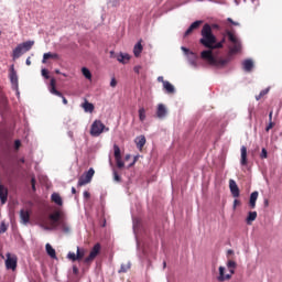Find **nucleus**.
Masks as SVG:
<instances>
[{"label":"nucleus","instance_id":"nucleus-1","mask_svg":"<svg viewBox=\"0 0 282 282\" xmlns=\"http://www.w3.org/2000/svg\"><path fill=\"white\" fill-rule=\"evenodd\" d=\"M200 35V45L207 47V50L200 53V58H203V61H206L213 67H217L218 69L226 67L228 63L232 61V57L228 56L225 59H217V57H215V55L213 54V50H220L221 42L217 43V36L213 34V28H210V24L206 23L203 25Z\"/></svg>","mask_w":282,"mask_h":282},{"label":"nucleus","instance_id":"nucleus-2","mask_svg":"<svg viewBox=\"0 0 282 282\" xmlns=\"http://www.w3.org/2000/svg\"><path fill=\"white\" fill-rule=\"evenodd\" d=\"M33 46H34V41L33 40H29L26 42L18 44L14 47L13 53H12L13 61H17L18 58H21V56H23V54L30 52V50H32Z\"/></svg>","mask_w":282,"mask_h":282},{"label":"nucleus","instance_id":"nucleus-3","mask_svg":"<svg viewBox=\"0 0 282 282\" xmlns=\"http://www.w3.org/2000/svg\"><path fill=\"white\" fill-rule=\"evenodd\" d=\"M226 36L231 43V47L229 48V54H238V52H241V40L237 37L232 32L226 31Z\"/></svg>","mask_w":282,"mask_h":282},{"label":"nucleus","instance_id":"nucleus-4","mask_svg":"<svg viewBox=\"0 0 282 282\" xmlns=\"http://www.w3.org/2000/svg\"><path fill=\"white\" fill-rule=\"evenodd\" d=\"M9 79H10L13 91H15L19 98L21 96V91H19V75H17V70L14 69V64L10 66Z\"/></svg>","mask_w":282,"mask_h":282},{"label":"nucleus","instance_id":"nucleus-5","mask_svg":"<svg viewBox=\"0 0 282 282\" xmlns=\"http://www.w3.org/2000/svg\"><path fill=\"white\" fill-rule=\"evenodd\" d=\"M181 50L186 55L188 65H191V67H193V69H197L199 67V64H197V58H198L197 54H195L193 51H189L185 46H182Z\"/></svg>","mask_w":282,"mask_h":282},{"label":"nucleus","instance_id":"nucleus-6","mask_svg":"<svg viewBox=\"0 0 282 282\" xmlns=\"http://www.w3.org/2000/svg\"><path fill=\"white\" fill-rule=\"evenodd\" d=\"M102 131H109V128H107L102 121L95 120L90 128V134L94 135V138H98Z\"/></svg>","mask_w":282,"mask_h":282},{"label":"nucleus","instance_id":"nucleus-7","mask_svg":"<svg viewBox=\"0 0 282 282\" xmlns=\"http://www.w3.org/2000/svg\"><path fill=\"white\" fill-rule=\"evenodd\" d=\"M48 91L53 96H57L58 98H62L63 105H67V98L61 93L58 89H56V79L52 78L50 86H48Z\"/></svg>","mask_w":282,"mask_h":282},{"label":"nucleus","instance_id":"nucleus-8","mask_svg":"<svg viewBox=\"0 0 282 282\" xmlns=\"http://www.w3.org/2000/svg\"><path fill=\"white\" fill-rule=\"evenodd\" d=\"M96 173V171L94 170V167H90L86 174L82 175L78 178V183L77 186H85L86 184H89V182H91V178L94 177V174Z\"/></svg>","mask_w":282,"mask_h":282},{"label":"nucleus","instance_id":"nucleus-9","mask_svg":"<svg viewBox=\"0 0 282 282\" xmlns=\"http://www.w3.org/2000/svg\"><path fill=\"white\" fill-rule=\"evenodd\" d=\"M17 263L18 259L17 256H12L11 253H7V259H6V268L7 270H17Z\"/></svg>","mask_w":282,"mask_h":282},{"label":"nucleus","instance_id":"nucleus-10","mask_svg":"<svg viewBox=\"0 0 282 282\" xmlns=\"http://www.w3.org/2000/svg\"><path fill=\"white\" fill-rule=\"evenodd\" d=\"M229 191L232 195V197H239L240 191L239 185H237V182L235 180H229Z\"/></svg>","mask_w":282,"mask_h":282},{"label":"nucleus","instance_id":"nucleus-11","mask_svg":"<svg viewBox=\"0 0 282 282\" xmlns=\"http://www.w3.org/2000/svg\"><path fill=\"white\" fill-rule=\"evenodd\" d=\"M242 69L247 74H250V72H252V69H254V62L252 61V58H247V59L242 61Z\"/></svg>","mask_w":282,"mask_h":282},{"label":"nucleus","instance_id":"nucleus-12","mask_svg":"<svg viewBox=\"0 0 282 282\" xmlns=\"http://www.w3.org/2000/svg\"><path fill=\"white\" fill-rule=\"evenodd\" d=\"M48 219L51 220V226H57V230H58V226H61V213L56 212L54 214H51L48 216Z\"/></svg>","mask_w":282,"mask_h":282},{"label":"nucleus","instance_id":"nucleus-13","mask_svg":"<svg viewBox=\"0 0 282 282\" xmlns=\"http://www.w3.org/2000/svg\"><path fill=\"white\" fill-rule=\"evenodd\" d=\"M202 23H204L203 20H196L195 22H193L188 26V29L185 31L184 37L186 39V36H188L194 30H198V28L202 25Z\"/></svg>","mask_w":282,"mask_h":282},{"label":"nucleus","instance_id":"nucleus-14","mask_svg":"<svg viewBox=\"0 0 282 282\" xmlns=\"http://www.w3.org/2000/svg\"><path fill=\"white\" fill-rule=\"evenodd\" d=\"M218 271H219V275L217 276V281L219 282L230 281L231 275L226 274V267H219Z\"/></svg>","mask_w":282,"mask_h":282},{"label":"nucleus","instance_id":"nucleus-15","mask_svg":"<svg viewBox=\"0 0 282 282\" xmlns=\"http://www.w3.org/2000/svg\"><path fill=\"white\" fill-rule=\"evenodd\" d=\"M20 219L24 226H26V224H30V212H28L25 209H21L20 210Z\"/></svg>","mask_w":282,"mask_h":282},{"label":"nucleus","instance_id":"nucleus-16","mask_svg":"<svg viewBox=\"0 0 282 282\" xmlns=\"http://www.w3.org/2000/svg\"><path fill=\"white\" fill-rule=\"evenodd\" d=\"M257 199H259V192H252L249 198L250 208H257Z\"/></svg>","mask_w":282,"mask_h":282},{"label":"nucleus","instance_id":"nucleus-17","mask_svg":"<svg viewBox=\"0 0 282 282\" xmlns=\"http://www.w3.org/2000/svg\"><path fill=\"white\" fill-rule=\"evenodd\" d=\"M240 151H241L240 164L241 166H246V164H248V149L246 148V145H242Z\"/></svg>","mask_w":282,"mask_h":282},{"label":"nucleus","instance_id":"nucleus-18","mask_svg":"<svg viewBox=\"0 0 282 282\" xmlns=\"http://www.w3.org/2000/svg\"><path fill=\"white\" fill-rule=\"evenodd\" d=\"M0 202L1 204H6L8 202V188L0 184Z\"/></svg>","mask_w":282,"mask_h":282},{"label":"nucleus","instance_id":"nucleus-19","mask_svg":"<svg viewBox=\"0 0 282 282\" xmlns=\"http://www.w3.org/2000/svg\"><path fill=\"white\" fill-rule=\"evenodd\" d=\"M134 144L137 145V149H142L144 144H147V137L139 135L134 139Z\"/></svg>","mask_w":282,"mask_h":282},{"label":"nucleus","instance_id":"nucleus-20","mask_svg":"<svg viewBox=\"0 0 282 282\" xmlns=\"http://www.w3.org/2000/svg\"><path fill=\"white\" fill-rule=\"evenodd\" d=\"M131 56L128 53H119V55H117V61L119 63H122V65H127V63H129Z\"/></svg>","mask_w":282,"mask_h":282},{"label":"nucleus","instance_id":"nucleus-21","mask_svg":"<svg viewBox=\"0 0 282 282\" xmlns=\"http://www.w3.org/2000/svg\"><path fill=\"white\" fill-rule=\"evenodd\" d=\"M144 50V46H142V40H140L133 47V54L135 58H139V56L142 54V51Z\"/></svg>","mask_w":282,"mask_h":282},{"label":"nucleus","instance_id":"nucleus-22","mask_svg":"<svg viewBox=\"0 0 282 282\" xmlns=\"http://www.w3.org/2000/svg\"><path fill=\"white\" fill-rule=\"evenodd\" d=\"M156 116L158 118H166V106L164 104L158 106Z\"/></svg>","mask_w":282,"mask_h":282},{"label":"nucleus","instance_id":"nucleus-23","mask_svg":"<svg viewBox=\"0 0 282 282\" xmlns=\"http://www.w3.org/2000/svg\"><path fill=\"white\" fill-rule=\"evenodd\" d=\"M51 199L52 202H54V204H56L57 206H63V198L61 197V194L58 193H53L51 195Z\"/></svg>","mask_w":282,"mask_h":282},{"label":"nucleus","instance_id":"nucleus-24","mask_svg":"<svg viewBox=\"0 0 282 282\" xmlns=\"http://www.w3.org/2000/svg\"><path fill=\"white\" fill-rule=\"evenodd\" d=\"M45 250H46V253L48 254V257H51V259H57L56 258V250L54 248H52V245L46 243L45 245Z\"/></svg>","mask_w":282,"mask_h":282},{"label":"nucleus","instance_id":"nucleus-25","mask_svg":"<svg viewBox=\"0 0 282 282\" xmlns=\"http://www.w3.org/2000/svg\"><path fill=\"white\" fill-rule=\"evenodd\" d=\"M163 87L166 90V94H175V86L171 82H163Z\"/></svg>","mask_w":282,"mask_h":282},{"label":"nucleus","instance_id":"nucleus-26","mask_svg":"<svg viewBox=\"0 0 282 282\" xmlns=\"http://www.w3.org/2000/svg\"><path fill=\"white\" fill-rule=\"evenodd\" d=\"M58 228H61V230L64 231L65 235H69V232H72V227H69V225L63 220L59 223Z\"/></svg>","mask_w":282,"mask_h":282},{"label":"nucleus","instance_id":"nucleus-27","mask_svg":"<svg viewBox=\"0 0 282 282\" xmlns=\"http://www.w3.org/2000/svg\"><path fill=\"white\" fill-rule=\"evenodd\" d=\"M82 107H83V109L86 113H93L94 112V104H91L87 100L82 105Z\"/></svg>","mask_w":282,"mask_h":282},{"label":"nucleus","instance_id":"nucleus-28","mask_svg":"<svg viewBox=\"0 0 282 282\" xmlns=\"http://www.w3.org/2000/svg\"><path fill=\"white\" fill-rule=\"evenodd\" d=\"M50 58H58V54H56V53H51V52L44 53L42 63H43V64L47 63V59H50Z\"/></svg>","mask_w":282,"mask_h":282},{"label":"nucleus","instance_id":"nucleus-29","mask_svg":"<svg viewBox=\"0 0 282 282\" xmlns=\"http://www.w3.org/2000/svg\"><path fill=\"white\" fill-rule=\"evenodd\" d=\"M256 219H257V212H249L246 219L248 226H250L252 221H254Z\"/></svg>","mask_w":282,"mask_h":282},{"label":"nucleus","instance_id":"nucleus-30","mask_svg":"<svg viewBox=\"0 0 282 282\" xmlns=\"http://www.w3.org/2000/svg\"><path fill=\"white\" fill-rule=\"evenodd\" d=\"M100 243H96L94 247H93V249H91V251H90V254H91V257H95V258H97L98 257V254H100Z\"/></svg>","mask_w":282,"mask_h":282},{"label":"nucleus","instance_id":"nucleus-31","mask_svg":"<svg viewBox=\"0 0 282 282\" xmlns=\"http://www.w3.org/2000/svg\"><path fill=\"white\" fill-rule=\"evenodd\" d=\"M82 74L87 80H91V70H89V68L83 67Z\"/></svg>","mask_w":282,"mask_h":282},{"label":"nucleus","instance_id":"nucleus-32","mask_svg":"<svg viewBox=\"0 0 282 282\" xmlns=\"http://www.w3.org/2000/svg\"><path fill=\"white\" fill-rule=\"evenodd\" d=\"M139 120L140 122H144V120H147V110L144 107L139 109Z\"/></svg>","mask_w":282,"mask_h":282},{"label":"nucleus","instance_id":"nucleus-33","mask_svg":"<svg viewBox=\"0 0 282 282\" xmlns=\"http://www.w3.org/2000/svg\"><path fill=\"white\" fill-rule=\"evenodd\" d=\"M129 268H131V262H128L127 264L122 263L118 271L119 274L127 272L129 270Z\"/></svg>","mask_w":282,"mask_h":282},{"label":"nucleus","instance_id":"nucleus-34","mask_svg":"<svg viewBox=\"0 0 282 282\" xmlns=\"http://www.w3.org/2000/svg\"><path fill=\"white\" fill-rule=\"evenodd\" d=\"M113 152H115V160L122 158V154L120 153V147H118V144L113 145Z\"/></svg>","mask_w":282,"mask_h":282},{"label":"nucleus","instance_id":"nucleus-35","mask_svg":"<svg viewBox=\"0 0 282 282\" xmlns=\"http://www.w3.org/2000/svg\"><path fill=\"white\" fill-rule=\"evenodd\" d=\"M40 227H42L43 230H47V231L58 230V227H57V226H54V225L47 226V225L41 224Z\"/></svg>","mask_w":282,"mask_h":282},{"label":"nucleus","instance_id":"nucleus-36","mask_svg":"<svg viewBox=\"0 0 282 282\" xmlns=\"http://www.w3.org/2000/svg\"><path fill=\"white\" fill-rule=\"evenodd\" d=\"M75 257H76L77 261H80V259H83V257H85V251H80V247H77V252L75 253Z\"/></svg>","mask_w":282,"mask_h":282},{"label":"nucleus","instance_id":"nucleus-37","mask_svg":"<svg viewBox=\"0 0 282 282\" xmlns=\"http://www.w3.org/2000/svg\"><path fill=\"white\" fill-rule=\"evenodd\" d=\"M67 259H69V261H73V262H74V261H77L76 253L69 251V252L67 253Z\"/></svg>","mask_w":282,"mask_h":282},{"label":"nucleus","instance_id":"nucleus-38","mask_svg":"<svg viewBox=\"0 0 282 282\" xmlns=\"http://www.w3.org/2000/svg\"><path fill=\"white\" fill-rule=\"evenodd\" d=\"M260 158H261V160L268 159V150L265 148H262Z\"/></svg>","mask_w":282,"mask_h":282},{"label":"nucleus","instance_id":"nucleus-39","mask_svg":"<svg viewBox=\"0 0 282 282\" xmlns=\"http://www.w3.org/2000/svg\"><path fill=\"white\" fill-rule=\"evenodd\" d=\"M227 268H228V269H235V268H237V262H235L234 260H228V262H227Z\"/></svg>","mask_w":282,"mask_h":282},{"label":"nucleus","instance_id":"nucleus-40","mask_svg":"<svg viewBox=\"0 0 282 282\" xmlns=\"http://www.w3.org/2000/svg\"><path fill=\"white\" fill-rule=\"evenodd\" d=\"M42 76H43V78L48 80V78H50V70H47V68H42Z\"/></svg>","mask_w":282,"mask_h":282},{"label":"nucleus","instance_id":"nucleus-41","mask_svg":"<svg viewBox=\"0 0 282 282\" xmlns=\"http://www.w3.org/2000/svg\"><path fill=\"white\" fill-rule=\"evenodd\" d=\"M117 162L118 169H124V162L122 161V158L120 159H115Z\"/></svg>","mask_w":282,"mask_h":282},{"label":"nucleus","instance_id":"nucleus-42","mask_svg":"<svg viewBox=\"0 0 282 282\" xmlns=\"http://www.w3.org/2000/svg\"><path fill=\"white\" fill-rule=\"evenodd\" d=\"M139 225H140V220L133 218V220H132V228H133V232L134 234H135V230H137Z\"/></svg>","mask_w":282,"mask_h":282},{"label":"nucleus","instance_id":"nucleus-43","mask_svg":"<svg viewBox=\"0 0 282 282\" xmlns=\"http://www.w3.org/2000/svg\"><path fill=\"white\" fill-rule=\"evenodd\" d=\"M8 226H6V223H1L0 225V235H3V232H7Z\"/></svg>","mask_w":282,"mask_h":282},{"label":"nucleus","instance_id":"nucleus-44","mask_svg":"<svg viewBox=\"0 0 282 282\" xmlns=\"http://www.w3.org/2000/svg\"><path fill=\"white\" fill-rule=\"evenodd\" d=\"M115 182H120L121 177L118 175V171L116 169L112 170Z\"/></svg>","mask_w":282,"mask_h":282},{"label":"nucleus","instance_id":"nucleus-45","mask_svg":"<svg viewBox=\"0 0 282 282\" xmlns=\"http://www.w3.org/2000/svg\"><path fill=\"white\" fill-rule=\"evenodd\" d=\"M94 259H96V257H91V253H89V256L85 258L84 263H91Z\"/></svg>","mask_w":282,"mask_h":282},{"label":"nucleus","instance_id":"nucleus-46","mask_svg":"<svg viewBox=\"0 0 282 282\" xmlns=\"http://www.w3.org/2000/svg\"><path fill=\"white\" fill-rule=\"evenodd\" d=\"M270 93V88H264L260 91V96L263 98V96L268 95Z\"/></svg>","mask_w":282,"mask_h":282},{"label":"nucleus","instance_id":"nucleus-47","mask_svg":"<svg viewBox=\"0 0 282 282\" xmlns=\"http://www.w3.org/2000/svg\"><path fill=\"white\" fill-rule=\"evenodd\" d=\"M14 149H17V150L21 149V140L17 139L14 141Z\"/></svg>","mask_w":282,"mask_h":282},{"label":"nucleus","instance_id":"nucleus-48","mask_svg":"<svg viewBox=\"0 0 282 282\" xmlns=\"http://www.w3.org/2000/svg\"><path fill=\"white\" fill-rule=\"evenodd\" d=\"M108 3L112 6V8H116L118 6V0H108Z\"/></svg>","mask_w":282,"mask_h":282},{"label":"nucleus","instance_id":"nucleus-49","mask_svg":"<svg viewBox=\"0 0 282 282\" xmlns=\"http://www.w3.org/2000/svg\"><path fill=\"white\" fill-rule=\"evenodd\" d=\"M272 127H274V122L269 121V124L267 126L265 131L267 132L270 131V129H272Z\"/></svg>","mask_w":282,"mask_h":282},{"label":"nucleus","instance_id":"nucleus-50","mask_svg":"<svg viewBox=\"0 0 282 282\" xmlns=\"http://www.w3.org/2000/svg\"><path fill=\"white\" fill-rule=\"evenodd\" d=\"M83 195H84V199H89V197H91V194L89 192H87V191H85L83 193Z\"/></svg>","mask_w":282,"mask_h":282},{"label":"nucleus","instance_id":"nucleus-51","mask_svg":"<svg viewBox=\"0 0 282 282\" xmlns=\"http://www.w3.org/2000/svg\"><path fill=\"white\" fill-rule=\"evenodd\" d=\"M140 69H142V66L138 65V66H134L133 72L135 74H140Z\"/></svg>","mask_w":282,"mask_h":282},{"label":"nucleus","instance_id":"nucleus-52","mask_svg":"<svg viewBox=\"0 0 282 282\" xmlns=\"http://www.w3.org/2000/svg\"><path fill=\"white\" fill-rule=\"evenodd\" d=\"M227 21L231 23V25H239V22H235L232 18H228Z\"/></svg>","mask_w":282,"mask_h":282},{"label":"nucleus","instance_id":"nucleus-53","mask_svg":"<svg viewBox=\"0 0 282 282\" xmlns=\"http://www.w3.org/2000/svg\"><path fill=\"white\" fill-rule=\"evenodd\" d=\"M116 85H118V82L116 80V78H112L110 82V87H116Z\"/></svg>","mask_w":282,"mask_h":282},{"label":"nucleus","instance_id":"nucleus-54","mask_svg":"<svg viewBox=\"0 0 282 282\" xmlns=\"http://www.w3.org/2000/svg\"><path fill=\"white\" fill-rule=\"evenodd\" d=\"M212 30H219V24L214 23L210 25Z\"/></svg>","mask_w":282,"mask_h":282},{"label":"nucleus","instance_id":"nucleus-55","mask_svg":"<svg viewBox=\"0 0 282 282\" xmlns=\"http://www.w3.org/2000/svg\"><path fill=\"white\" fill-rule=\"evenodd\" d=\"M249 119L252 120V111H254V108H249Z\"/></svg>","mask_w":282,"mask_h":282},{"label":"nucleus","instance_id":"nucleus-56","mask_svg":"<svg viewBox=\"0 0 282 282\" xmlns=\"http://www.w3.org/2000/svg\"><path fill=\"white\" fill-rule=\"evenodd\" d=\"M158 82H159V83H166L167 80H164V77H163V76H159V77H158Z\"/></svg>","mask_w":282,"mask_h":282},{"label":"nucleus","instance_id":"nucleus-57","mask_svg":"<svg viewBox=\"0 0 282 282\" xmlns=\"http://www.w3.org/2000/svg\"><path fill=\"white\" fill-rule=\"evenodd\" d=\"M34 185H36V178L33 176V177L31 178V186H34Z\"/></svg>","mask_w":282,"mask_h":282},{"label":"nucleus","instance_id":"nucleus-58","mask_svg":"<svg viewBox=\"0 0 282 282\" xmlns=\"http://www.w3.org/2000/svg\"><path fill=\"white\" fill-rule=\"evenodd\" d=\"M73 273L78 274V267H76V265L73 267Z\"/></svg>","mask_w":282,"mask_h":282},{"label":"nucleus","instance_id":"nucleus-59","mask_svg":"<svg viewBox=\"0 0 282 282\" xmlns=\"http://www.w3.org/2000/svg\"><path fill=\"white\" fill-rule=\"evenodd\" d=\"M268 206H270V202L268 200V198H264V208H268Z\"/></svg>","mask_w":282,"mask_h":282},{"label":"nucleus","instance_id":"nucleus-60","mask_svg":"<svg viewBox=\"0 0 282 282\" xmlns=\"http://www.w3.org/2000/svg\"><path fill=\"white\" fill-rule=\"evenodd\" d=\"M25 63L26 65H32V61H30V57L26 58Z\"/></svg>","mask_w":282,"mask_h":282},{"label":"nucleus","instance_id":"nucleus-61","mask_svg":"<svg viewBox=\"0 0 282 282\" xmlns=\"http://www.w3.org/2000/svg\"><path fill=\"white\" fill-rule=\"evenodd\" d=\"M272 111L269 112V122H272Z\"/></svg>","mask_w":282,"mask_h":282},{"label":"nucleus","instance_id":"nucleus-62","mask_svg":"<svg viewBox=\"0 0 282 282\" xmlns=\"http://www.w3.org/2000/svg\"><path fill=\"white\" fill-rule=\"evenodd\" d=\"M237 204H239V200H238V199H235V200H234V208H237Z\"/></svg>","mask_w":282,"mask_h":282},{"label":"nucleus","instance_id":"nucleus-63","mask_svg":"<svg viewBox=\"0 0 282 282\" xmlns=\"http://www.w3.org/2000/svg\"><path fill=\"white\" fill-rule=\"evenodd\" d=\"M263 97L261 96V94L256 96V100H261Z\"/></svg>","mask_w":282,"mask_h":282},{"label":"nucleus","instance_id":"nucleus-64","mask_svg":"<svg viewBox=\"0 0 282 282\" xmlns=\"http://www.w3.org/2000/svg\"><path fill=\"white\" fill-rule=\"evenodd\" d=\"M229 274L232 276V274H235V269H229Z\"/></svg>","mask_w":282,"mask_h":282}]
</instances>
